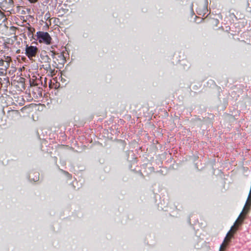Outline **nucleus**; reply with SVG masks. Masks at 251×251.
Segmentation results:
<instances>
[{"label": "nucleus", "instance_id": "1", "mask_svg": "<svg viewBox=\"0 0 251 251\" xmlns=\"http://www.w3.org/2000/svg\"><path fill=\"white\" fill-rule=\"evenodd\" d=\"M242 223L243 222L241 221L238 219L236 220L225 238L223 243L220 246L219 251H225L227 246L230 241L231 239L233 237L234 234L238 230L239 226L242 225Z\"/></svg>", "mask_w": 251, "mask_h": 251}, {"label": "nucleus", "instance_id": "2", "mask_svg": "<svg viewBox=\"0 0 251 251\" xmlns=\"http://www.w3.org/2000/svg\"><path fill=\"white\" fill-rule=\"evenodd\" d=\"M251 206V189L250 190V192L249 195L248 196V198L246 201V204L243 208V209L238 218V220L241 221V222H243L244 220L246 217V214L248 213L250 210V207Z\"/></svg>", "mask_w": 251, "mask_h": 251}, {"label": "nucleus", "instance_id": "3", "mask_svg": "<svg viewBox=\"0 0 251 251\" xmlns=\"http://www.w3.org/2000/svg\"><path fill=\"white\" fill-rule=\"evenodd\" d=\"M37 40L40 43L50 45L51 43V38L48 32L38 31L36 33Z\"/></svg>", "mask_w": 251, "mask_h": 251}, {"label": "nucleus", "instance_id": "4", "mask_svg": "<svg viewBox=\"0 0 251 251\" xmlns=\"http://www.w3.org/2000/svg\"><path fill=\"white\" fill-rule=\"evenodd\" d=\"M38 49L36 46L26 45L25 54L30 59L35 57L37 54Z\"/></svg>", "mask_w": 251, "mask_h": 251}, {"label": "nucleus", "instance_id": "5", "mask_svg": "<svg viewBox=\"0 0 251 251\" xmlns=\"http://www.w3.org/2000/svg\"><path fill=\"white\" fill-rule=\"evenodd\" d=\"M11 61V58L9 56H7L5 58V61L9 63Z\"/></svg>", "mask_w": 251, "mask_h": 251}, {"label": "nucleus", "instance_id": "6", "mask_svg": "<svg viewBox=\"0 0 251 251\" xmlns=\"http://www.w3.org/2000/svg\"><path fill=\"white\" fill-rule=\"evenodd\" d=\"M3 65V60L2 59L0 60V66H1Z\"/></svg>", "mask_w": 251, "mask_h": 251}, {"label": "nucleus", "instance_id": "7", "mask_svg": "<svg viewBox=\"0 0 251 251\" xmlns=\"http://www.w3.org/2000/svg\"><path fill=\"white\" fill-rule=\"evenodd\" d=\"M31 3L36 2L38 0H28Z\"/></svg>", "mask_w": 251, "mask_h": 251}]
</instances>
